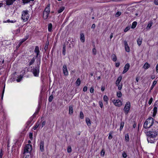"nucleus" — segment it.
<instances>
[{"label": "nucleus", "mask_w": 158, "mask_h": 158, "mask_svg": "<svg viewBox=\"0 0 158 158\" xmlns=\"http://www.w3.org/2000/svg\"><path fill=\"white\" fill-rule=\"evenodd\" d=\"M20 32V30L19 29H17L16 30L14 31H13V33L15 34H17Z\"/></svg>", "instance_id": "nucleus-43"}, {"label": "nucleus", "mask_w": 158, "mask_h": 158, "mask_svg": "<svg viewBox=\"0 0 158 158\" xmlns=\"http://www.w3.org/2000/svg\"><path fill=\"white\" fill-rule=\"evenodd\" d=\"M16 22L15 20H5L3 21V23H14Z\"/></svg>", "instance_id": "nucleus-41"}, {"label": "nucleus", "mask_w": 158, "mask_h": 158, "mask_svg": "<svg viewBox=\"0 0 158 158\" xmlns=\"http://www.w3.org/2000/svg\"><path fill=\"white\" fill-rule=\"evenodd\" d=\"M21 18L23 20H28L29 18V15L28 10H24L23 11Z\"/></svg>", "instance_id": "nucleus-5"}, {"label": "nucleus", "mask_w": 158, "mask_h": 158, "mask_svg": "<svg viewBox=\"0 0 158 158\" xmlns=\"http://www.w3.org/2000/svg\"><path fill=\"white\" fill-rule=\"evenodd\" d=\"M153 110V116H154L156 115V114L157 113V107L156 106L154 107Z\"/></svg>", "instance_id": "nucleus-29"}, {"label": "nucleus", "mask_w": 158, "mask_h": 158, "mask_svg": "<svg viewBox=\"0 0 158 158\" xmlns=\"http://www.w3.org/2000/svg\"><path fill=\"white\" fill-rule=\"evenodd\" d=\"M158 131H156L155 130H153L150 129L149 131H147V136L156 137L158 135Z\"/></svg>", "instance_id": "nucleus-4"}, {"label": "nucleus", "mask_w": 158, "mask_h": 158, "mask_svg": "<svg viewBox=\"0 0 158 158\" xmlns=\"http://www.w3.org/2000/svg\"><path fill=\"white\" fill-rule=\"evenodd\" d=\"M32 146L29 144H26L24 149L23 154H25L27 153H30L32 151Z\"/></svg>", "instance_id": "nucleus-3"}, {"label": "nucleus", "mask_w": 158, "mask_h": 158, "mask_svg": "<svg viewBox=\"0 0 158 158\" xmlns=\"http://www.w3.org/2000/svg\"><path fill=\"white\" fill-rule=\"evenodd\" d=\"M105 153V151L103 150H102L101 152V155L103 156L104 155Z\"/></svg>", "instance_id": "nucleus-56"}, {"label": "nucleus", "mask_w": 158, "mask_h": 158, "mask_svg": "<svg viewBox=\"0 0 158 158\" xmlns=\"http://www.w3.org/2000/svg\"><path fill=\"white\" fill-rule=\"evenodd\" d=\"M120 65V63L119 62L115 64V66L116 67H118Z\"/></svg>", "instance_id": "nucleus-63"}, {"label": "nucleus", "mask_w": 158, "mask_h": 158, "mask_svg": "<svg viewBox=\"0 0 158 158\" xmlns=\"http://www.w3.org/2000/svg\"><path fill=\"white\" fill-rule=\"evenodd\" d=\"M84 116L83 113V112L81 111L80 112V117L81 119H82L84 118Z\"/></svg>", "instance_id": "nucleus-42"}, {"label": "nucleus", "mask_w": 158, "mask_h": 158, "mask_svg": "<svg viewBox=\"0 0 158 158\" xmlns=\"http://www.w3.org/2000/svg\"><path fill=\"white\" fill-rule=\"evenodd\" d=\"M35 59L34 57H33L32 58L30 59L29 61V65L30 66L31 65L33 64L35 61Z\"/></svg>", "instance_id": "nucleus-17"}, {"label": "nucleus", "mask_w": 158, "mask_h": 158, "mask_svg": "<svg viewBox=\"0 0 158 158\" xmlns=\"http://www.w3.org/2000/svg\"><path fill=\"white\" fill-rule=\"evenodd\" d=\"M34 52L36 54V60L38 58H39V53H40V50L39 49V47L38 46H36L35 47V48L34 50Z\"/></svg>", "instance_id": "nucleus-10"}, {"label": "nucleus", "mask_w": 158, "mask_h": 158, "mask_svg": "<svg viewBox=\"0 0 158 158\" xmlns=\"http://www.w3.org/2000/svg\"><path fill=\"white\" fill-rule=\"evenodd\" d=\"M154 3L156 5H158V0H154Z\"/></svg>", "instance_id": "nucleus-60"}, {"label": "nucleus", "mask_w": 158, "mask_h": 158, "mask_svg": "<svg viewBox=\"0 0 158 158\" xmlns=\"http://www.w3.org/2000/svg\"><path fill=\"white\" fill-rule=\"evenodd\" d=\"M112 56H113L112 60L114 61H116L117 59L116 56L115 54H113Z\"/></svg>", "instance_id": "nucleus-39"}, {"label": "nucleus", "mask_w": 158, "mask_h": 158, "mask_svg": "<svg viewBox=\"0 0 158 158\" xmlns=\"http://www.w3.org/2000/svg\"><path fill=\"white\" fill-rule=\"evenodd\" d=\"M124 122H122L120 123V130L121 131L124 126Z\"/></svg>", "instance_id": "nucleus-35"}, {"label": "nucleus", "mask_w": 158, "mask_h": 158, "mask_svg": "<svg viewBox=\"0 0 158 158\" xmlns=\"http://www.w3.org/2000/svg\"><path fill=\"white\" fill-rule=\"evenodd\" d=\"M154 122V119L152 117L148 118L144 122L143 124V127L145 129L150 128L152 127Z\"/></svg>", "instance_id": "nucleus-2"}, {"label": "nucleus", "mask_w": 158, "mask_h": 158, "mask_svg": "<svg viewBox=\"0 0 158 158\" xmlns=\"http://www.w3.org/2000/svg\"><path fill=\"white\" fill-rule=\"evenodd\" d=\"M29 35H26L25 37L24 38V39L26 40H27L29 38Z\"/></svg>", "instance_id": "nucleus-62"}, {"label": "nucleus", "mask_w": 158, "mask_h": 158, "mask_svg": "<svg viewBox=\"0 0 158 158\" xmlns=\"http://www.w3.org/2000/svg\"><path fill=\"white\" fill-rule=\"evenodd\" d=\"M44 11L49 13L50 12V4H49L48 5Z\"/></svg>", "instance_id": "nucleus-18"}, {"label": "nucleus", "mask_w": 158, "mask_h": 158, "mask_svg": "<svg viewBox=\"0 0 158 158\" xmlns=\"http://www.w3.org/2000/svg\"><path fill=\"white\" fill-rule=\"evenodd\" d=\"M150 128L152 130H155L156 131H158V122L155 121L153 125Z\"/></svg>", "instance_id": "nucleus-8"}, {"label": "nucleus", "mask_w": 158, "mask_h": 158, "mask_svg": "<svg viewBox=\"0 0 158 158\" xmlns=\"http://www.w3.org/2000/svg\"><path fill=\"white\" fill-rule=\"evenodd\" d=\"M73 113V106H69V114H72Z\"/></svg>", "instance_id": "nucleus-26"}, {"label": "nucleus", "mask_w": 158, "mask_h": 158, "mask_svg": "<svg viewBox=\"0 0 158 158\" xmlns=\"http://www.w3.org/2000/svg\"><path fill=\"white\" fill-rule=\"evenodd\" d=\"M37 65L31 69L32 72L35 77H38L40 72V58H38L36 60Z\"/></svg>", "instance_id": "nucleus-1"}, {"label": "nucleus", "mask_w": 158, "mask_h": 158, "mask_svg": "<svg viewBox=\"0 0 158 158\" xmlns=\"http://www.w3.org/2000/svg\"><path fill=\"white\" fill-rule=\"evenodd\" d=\"M122 79V77L121 76H119L118 78L115 83L116 85H118V84H120V83Z\"/></svg>", "instance_id": "nucleus-20"}, {"label": "nucleus", "mask_w": 158, "mask_h": 158, "mask_svg": "<svg viewBox=\"0 0 158 158\" xmlns=\"http://www.w3.org/2000/svg\"><path fill=\"white\" fill-rule=\"evenodd\" d=\"M125 140L127 142H128L129 141V135L128 134H127L125 135Z\"/></svg>", "instance_id": "nucleus-38"}, {"label": "nucleus", "mask_w": 158, "mask_h": 158, "mask_svg": "<svg viewBox=\"0 0 158 158\" xmlns=\"http://www.w3.org/2000/svg\"><path fill=\"white\" fill-rule=\"evenodd\" d=\"M122 94L121 91H119L117 92V96L118 98H120L122 96Z\"/></svg>", "instance_id": "nucleus-37"}, {"label": "nucleus", "mask_w": 158, "mask_h": 158, "mask_svg": "<svg viewBox=\"0 0 158 158\" xmlns=\"http://www.w3.org/2000/svg\"><path fill=\"white\" fill-rule=\"evenodd\" d=\"M40 125V123L38 122L36 123L35 125L33 127V128L34 130H36V129L38 127V126Z\"/></svg>", "instance_id": "nucleus-33"}, {"label": "nucleus", "mask_w": 158, "mask_h": 158, "mask_svg": "<svg viewBox=\"0 0 158 158\" xmlns=\"http://www.w3.org/2000/svg\"><path fill=\"white\" fill-rule=\"evenodd\" d=\"M49 13L44 12L43 13V17L44 19H46L48 17Z\"/></svg>", "instance_id": "nucleus-23"}, {"label": "nucleus", "mask_w": 158, "mask_h": 158, "mask_svg": "<svg viewBox=\"0 0 158 158\" xmlns=\"http://www.w3.org/2000/svg\"><path fill=\"white\" fill-rule=\"evenodd\" d=\"M112 102L114 105L118 107H120L122 105V102L119 99H113L112 100Z\"/></svg>", "instance_id": "nucleus-7"}, {"label": "nucleus", "mask_w": 158, "mask_h": 158, "mask_svg": "<svg viewBox=\"0 0 158 158\" xmlns=\"http://www.w3.org/2000/svg\"><path fill=\"white\" fill-rule=\"evenodd\" d=\"M130 26H127L125 29L124 30V31L125 32H127V31H128L129 30H130Z\"/></svg>", "instance_id": "nucleus-47"}, {"label": "nucleus", "mask_w": 158, "mask_h": 158, "mask_svg": "<svg viewBox=\"0 0 158 158\" xmlns=\"http://www.w3.org/2000/svg\"><path fill=\"white\" fill-rule=\"evenodd\" d=\"M137 22L136 21L134 22L132 24V25L131 27V28L132 29L135 28L137 25Z\"/></svg>", "instance_id": "nucleus-30"}, {"label": "nucleus", "mask_w": 158, "mask_h": 158, "mask_svg": "<svg viewBox=\"0 0 158 158\" xmlns=\"http://www.w3.org/2000/svg\"><path fill=\"white\" fill-rule=\"evenodd\" d=\"M4 62V60L3 59L2 60L0 58V64H2Z\"/></svg>", "instance_id": "nucleus-59"}, {"label": "nucleus", "mask_w": 158, "mask_h": 158, "mask_svg": "<svg viewBox=\"0 0 158 158\" xmlns=\"http://www.w3.org/2000/svg\"><path fill=\"white\" fill-rule=\"evenodd\" d=\"M65 7L64 6H61L60 8L58 10V12L59 13H60L62 12L64 9Z\"/></svg>", "instance_id": "nucleus-28"}, {"label": "nucleus", "mask_w": 158, "mask_h": 158, "mask_svg": "<svg viewBox=\"0 0 158 158\" xmlns=\"http://www.w3.org/2000/svg\"><path fill=\"white\" fill-rule=\"evenodd\" d=\"M80 40L82 42H84L85 41V36L83 33L80 34Z\"/></svg>", "instance_id": "nucleus-21"}, {"label": "nucleus", "mask_w": 158, "mask_h": 158, "mask_svg": "<svg viewBox=\"0 0 158 158\" xmlns=\"http://www.w3.org/2000/svg\"><path fill=\"white\" fill-rule=\"evenodd\" d=\"M118 87V89L119 90H120L122 89L123 84H118V85H116Z\"/></svg>", "instance_id": "nucleus-40"}, {"label": "nucleus", "mask_w": 158, "mask_h": 158, "mask_svg": "<svg viewBox=\"0 0 158 158\" xmlns=\"http://www.w3.org/2000/svg\"><path fill=\"white\" fill-rule=\"evenodd\" d=\"M16 0H6V4L7 5L10 6L13 4Z\"/></svg>", "instance_id": "nucleus-15"}, {"label": "nucleus", "mask_w": 158, "mask_h": 158, "mask_svg": "<svg viewBox=\"0 0 158 158\" xmlns=\"http://www.w3.org/2000/svg\"><path fill=\"white\" fill-rule=\"evenodd\" d=\"M3 153L2 152V150H1L0 152V158H2V156L3 155Z\"/></svg>", "instance_id": "nucleus-58"}, {"label": "nucleus", "mask_w": 158, "mask_h": 158, "mask_svg": "<svg viewBox=\"0 0 158 158\" xmlns=\"http://www.w3.org/2000/svg\"><path fill=\"white\" fill-rule=\"evenodd\" d=\"M130 65L129 63H127L124 68V70L123 72V73L124 74L125 73L129 70Z\"/></svg>", "instance_id": "nucleus-13"}, {"label": "nucleus", "mask_w": 158, "mask_h": 158, "mask_svg": "<svg viewBox=\"0 0 158 158\" xmlns=\"http://www.w3.org/2000/svg\"><path fill=\"white\" fill-rule=\"evenodd\" d=\"M142 40L143 39L141 38H139L137 39V44L139 46L141 45Z\"/></svg>", "instance_id": "nucleus-22"}, {"label": "nucleus", "mask_w": 158, "mask_h": 158, "mask_svg": "<svg viewBox=\"0 0 158 158\" xmlns=\"http://www.w3.org/2000/svg\"><path fill=\"white\" fill-rule=\"evenodd\" d=\"M131 106V103L129 102H127L125 105L123 110L125 114H127L129 112Z\"/></svg>", "instance_id": "nucleus-6"}, {"label": "nucleus", "mask_w": 158, "mask_h": 158, "mask_svg": "<svg viewBox=\"0 0 158 158\" xmlns=\"http://www.w3.org/2000/svg\"><path fill=\"white\" fill-rule=\"evenodd\" d=\"M65 48H66V46L65 44H64L63 45V51H62V53L63 54V55H65Z\"/></svg>", "instance_id": "nucleus-32"}, {"label": "nucleus", "mask_w": 158, "mask_h": 158, "mask_svg": "<svg viewBox=\"0 0 158 158\" xmlns=\"http://www.w3.org/2000/svg\"><path fill=\"white\" fill-rule=\"evenodd\" d=\"M108 98L106 95H104L103 97V100L106 102V104H108Z\"/></svg>", "instance_id": "nucleus-25"}, {"label": "nucleus", "mask_w": 158, "mask_h": 158, "mask_svg": "<svg viewBox=\"0 0 158 158\" xmlns=\"http://www.w3.org/2000/svg\"><path fill=\"white\" fill-rule=\"evenodd\" d=\"M113 133L112 131H111L109 133V136L108 137V139H110L112 138V134Z\"/></svg>", "instance_id": "nucleus-44"}, {"label": "nucleus", "mask_w": 158, "mask_h": 158, "mask_svg": "<svg viewBox=\"0 0 158 158\" xmlns=\"http://www.w3.org/2000/svg\"><path fill=\"white\" fill-rule=\"evenodd\" d=\"M87 88L86 86H84V87L83 88V91L84 92H85L87 91Z\"/></svg>", "instance_id": "nucleus-61"}, {"label": "nucleus", "mask_w": 158, "mask_h": 158, "mask_svg": "<svg viewBox=\"0 0 158 158\" xmlns=\"http://www.w3.org/2000/svg\"><path fill=\"white\" fill-rule=\"evenodd\" d=\"M44 142L43 140H41L40 144V150L41 152H43L44 151Z\"/></svg>", "instance_id": "nucleus-11"}, {"label": "nucleus", "mask_w": 158, "mask_h": 158, "mask_svg": "<svg viewBox=\"0 0 158 158\" xmlns=\"http://www.w3.org/2000/svg\"><path fill=\"white\" fill-rule=\"evenodd\" d=\"M32 136H33V134L32 133H30L29 134V138L31 139V140H32Z\"/></svg>", "instance_id": "nucleus-57"}, {"label": "nucleus", "mask_w": 158, "mask_h": 158, "mask_svg": "<svg viewBox=\"0 0 158 158\" xmlns=\"http://www.w3.org/2000/svg\"><path fill=\"white\" fill-rule=\"evenodd\" d=\"M99 104L101 108H102L103 107V103L102 101H100L99 102Z\"/></svg>", "instance_id": "nucleus-53"}, {"label": "nucleus", "mask_w": 158, "mask_h": 158, "mask_svg": "<svg viewBox=\"0 0 158 158\" xmlns=\"http://www.w3.org/2000/svg\"><path fill=\"white\" fill-rule=\"evenodd\" d=\"M63 73L65 76H67L68 75V72L66 65L64 64L63 66Z\"/></svg>", "instance_id": "nucleus-9"}, {"label": "nucleus", "mask_w": 158, "mask_h": 158, "mask_svg": "<svg viewBox=\"0 0 158 158\" xmlns=\"http://www.w3.org/2000/svg\"><path fill=\"white\" fill-rule=\"evenodd\" d=\"M156 70L157 73H158V63L157 64L156 66Z\"/></svg>", "instance_id": "nucleus-64"}, {"label": "nucleus", "mask_w": 158, "mask_h": 158, "mask_svg": "<svg viewBox=\"0 0 158 158\" xmlns=\"http://www.w3.org/2000/svg\"><path fill=\"white\" fill-rule=\"evenodd\" d=\"M22 78H23L22 76L21 75H20L19 76V78H18V79H17L16 80V81H17V82H19L21 81V80L22 79Z\"/></svg>", "instance_id": "nucleus-51"}, {"label": "nucleus", "mask_w": 158, "mask_h": 158, "mask_svg": "<svg viewBox=\"0 0 158 158\" xmlns=\"http://www.w3.org/2000/svg\"><path fill=\"white\" fill-rule=\"evenodd\" d=\"M48 31L49 32H51L52 31V24L51 23H50L48 24Z\"/></svg>", "instance_id": "nucleus-27"}, {"label": "nucleus", "mask_w": 158, "mask_h": 158, "mask_svg": "<svg viewBox=\"0 0 158 158\" xmlns=\"http://www.w3.org/2000/svg\"><path fill=\"white\" fill-rule=\"evenodd\" d=\"M67 151L68 153H70L71 152L72 149L70 146H69L68 147Z\"/></svg>", "instance_id": "nucleus-49"}, {"label": "nucleus", "mask_w": 158, "mask_h": 158, "mask_svg": "<svg viewBox=\"0 0 158 158\" xmlns=\"http://www.w3.org/2000/svg\"><path fill=\"white\" fill-rule=\"evenodd\" d=\"M123 157L124 158H126L127 157V154L125 152H123L122 154Z\"/></svg>", "instance_id": "nucleus-52"}, {"label": "nucleus", "mask_w": 158, "mask_h": 158, "mask_svg": "<svg viewBox=\"0 0 158 158\" xmlns=\"http://www.w3.org/2000/svg\"><path fill=\"white\" fill-rule=\"evenodd\" d=\"M30 2L29 0H22V3L23 5L27 4Z\"/></svg>", "instance_id": "nucleus-36"}, {"label": "nucleus", "mask_w": 158, "mask_h": 158, "mask_svg": "<svg viewBox=\"0 0 158 158\" xmlns=\"http://www.w3.org/2000/svg\"><path fill=\"white\" fill-rule=\"evenodd\" d=\"M150 67V64L147 62H146L143 65V68L145 69H147Z\"/></svg>", "instance_id": "nucleus-19"}, {"label": "nucleus", "mask_w": 158, "mask_h": 158, "mask_svg": "<svg viewBox=\"0 0 158 158\" xmlns=\"http://www.w3.org/2000/svg\"><path fill=\"white\" fill-rule=\"evenodd\" d=\"M121 13L120 11H118L115 14V16L118 17L121 15Z\"/></svg>", "instance_id": "nucleus-45"}, {"label": "nucleus", "mask_w": 158, "mask_h": 158, "mask_svg": "<svg viewBox=\"0 0 158 158\" xmlns=\"http://www.w3.org/2000/svg\"><path fill=\"white\" fill-rule=\"evenodd\" d=\"M94 91V88L93 87H91L90 90V92L91 93H93Z\"/></svg>", "instance_id": "nucleus-55"}, {"label": "nucleus", "mask_w": 158, "mask_h": 158, "mask_svg": "<svg viewBox=\"0 0 158 158\" xmlns=\"http://www.w3.org/2000/svg\"><path fill=\"white\" fill-rule=\"evenodd\" d=\"M156 137L148 136L147 140L148 143H153L155 140V138Z\"/></svg>", "instance_id": "nucleus-12"}, {"label": "nucleus", "mask_w": 158, "mask_h": 158, "mask_svg": "<svg viewBox=\"0 0 158 158\" xmlns=\"http://www.w3.org/2000/svg\"><path fill=\"white\" fill-rule=\"evenodd\" d=\"M92 52L94 55H96V50L95 48H93L92 50Z\"/></svg>", "instance_id": "nucleus-48"}, {"label": "nucleus", "mask_w": 158, "mask_h": 158, "mask_svg": "<svg viewBox=\"0 0 158 158\" xmlns=\"http://www.w3.org/2000/svg\"><path fill=\"white\" fill-rule=\"evenodd\" d=\"M156 83H157V81H154L153 82L152 85L151 87L150 91L152 90L153 89V88L154 87L155 85L156 84Z\"/></svg>", "instance_id": "nucleus-31"}, {"label": "nucleus", "mask_w": 158, "mask_h": 158, "mask_svg": "<svg viewBox=\"0 0 158 158\" xmlns=\"http://www.w3.org/2000/svg\"><path fill=\"white\" fill-rule=\"evenodd\" d=\"M86 122L88 125L90 126L91 125L90 121L89 119H86Z\"/></svg>", "instance_id": "nucleus-46"}, {"label": "nucleus", "mask_w": 158, "mask_h": 158, "mask_svg": "<svg viewBox=\"0 0 158 158\" xmlns=\"http://www.w3.org/2000/svg\"><path fill=\"white\" fill-rule=\"evenodd\" d=\"M124 44L126 51L127 52H130V48L128 45L127 42L126 41H124Z\"/></svg>", "instance_id": "nucleus-16"}, {"label": "nucleus", "mask_w": 158, "mask_h": 158, "mask_svg": "<svg viewBox=\"0 0 158 158\" xmlns=\"http://www.w3.org/2000/svg\"><path fill=\"white\" fill-rule=\"evenodd\" d=\"M11 44V42L9 40H5L2 42V45L4 46H6Z\"/></svg>", "instance_id": "nucleus-14"}, {"label": "nucleus", "mask_w": 158, "mask_h": 158, "mask_svg": "<svg viewBox=\"0 0 158 158\" xmlns=\"http://www.w3.org/2000/svg\"><path fill=\"white\" fill-rule=\"evenodd\" d=\"M81 82L80 79L79 78H78L76 82V84L77 86H79L81 84Z\"/></svg>", "instance_id": "nucleus-34"}, {"label": "nucleus", "mask_w": 158, "mask_h": 158, "mask_svg": "<svg viewBox=\"0 0 158 158\" xmlns=\"http://www.w3.org/2000/svg\"><path fill=\"white\" fill-rule=\"evenodd\" d=\"M153 23L151 21H150L148 23L147 27H146V29L147 30H148L150 29Z\"/></svg>", "instance_id": "nucleus-24"}, {"label": "nucleus", "mask_w": 158, "mask_h": 158, "mask_svg": "<svg viewBox=\"0 0 158 158\" xmlns=\"http://www.w3.org/2000/svg\"><path fill=\"white\" fill-rule=\"evenodd\" d=\"M53 98V96L52 95H51L49 97V102H51L52 101Z\"/></svg>", "instance_id": "nucleus-50"}, {"label": "nucleus", "mask_w": 158, "mask_h": 158, "mask_svg": "<svg viewBox=\"0 0 158 158\" xmlns=\"http://www.w3.org/2000/svg\"><path fill=\"white\" fill-rule=\"evenodd\" d=\"M152 101H153V98H152V97H151L150 98V100H149V101L148 102V104L150 105L151 104V103H152Z\"/></svg>", "instance_id": "nucleus-54"}]
</instances>
